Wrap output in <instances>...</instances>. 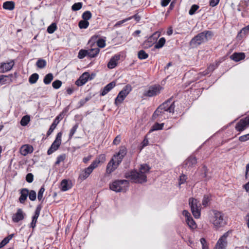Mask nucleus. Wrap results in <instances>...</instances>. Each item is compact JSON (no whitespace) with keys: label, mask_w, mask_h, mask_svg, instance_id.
Instances as JSON below:
<instances>
[{"label":"nucleus","mask_w":249,"mask_h":249,"mask_svg":"<svg viewBox=\"0 0 249 249\" xmlns=\"http://www.w3.org/2000/svg\"><path fill=\"white\" fill-rule=\"evenodd\" d=\"M150 168L147 164L141 165L139 171L136 170L126 172L124 177L130 179L132 182L135 183H142L147 181L146 173H148Z\"/></svg>","instance_id":"nucleus-1"},{"label":"nucleus","mask_w":249,"mask_h":249,"mask_svg":"<svg viewBox=\"0 0 249 249\" xmlns=\"http://www.w3.org/2000/svg\"><path fill=\"white\" fill-rule=\"evenodd\" d=\"M212 35L211 31H204L201 32L194 37L190 42V46L192 48H196L200 45L201 43L207 41L208 36H211Z\"/></svg>","instance_id":"nucleus-2"},{"label":"nucleus","mask_w":249,"mask_h":249,"mask_svg":"<svg viewBox=\"0 0 249 249\" xmlns=\"http://www.w3.org/2000/svg\"><path fill=\"white\" fill-rule=\"evenodd\" d=\"M129 181L125 179L116 180L109 184L110 189L116 192L125 191L129 186Z\"/></svg>","instance_id":"nucleus-3"},{"label":"nucleus","mask_w":249,"mask_h":249,"mask_svg":"<svg viewBox=\"0 0 249 249\" xmlns=\"http://www.w3.org/2000/svg\"><path fill=\"white\" fill-rule=\"evenodd\" d=\"M132 90V87L130 85H125L122 90H121L115 99L114 104L116 106L121 104L125 97Z\"/></svg>","instance_id":"nucleus-4"},{"label":"nucleus","mask_w":249,"mask_h":249,"mask_svg":"<svg viewBox=\"0 0 249 249\" xmlns=\"http://www.w3.org/2000/svg\"><path fill=\"white\" fill-rule=\"evenodd\" d=\"M213 216L212 218V221L213 225L218 228L224 226L226 222L224 220V215L221 212L217 211H213Z\"/></svg>","instance_id":"nucleus-5"},{"label":"nucleus","mask_w":249,"mask_h":249,"mask_svg":"<svg viewBox=\"0 0 249 249\" xmlns=\"http://www.w3.org/2000/svg\"><path fill=\"white\" fill-rule=\"evenodd\" d=\"M189 204L194 216L196 218H199L200 215V206L199 201L194 198H190Z\"/></svg>","instance_id":"nucleus-6"},{"label":"nucleus","mask_w":249,"mask_h":249,"mask_svg":"<svg viewBox=\"0 0 249 249\" xmlns=\"http://www.w3.org/2000/svg\"><path fill=\"white\" fill-rule=\"evenodd\" d=\"M163 88L160 85H154L150 86L147 90L143 92V96L145 97H152L159 95Z\"/></svg>","instance_id":"nucleus-7"},{"label":"nucleus","mask_w":249,"mask_h":249,"mask_svg":"<svg viewBox=\"0 0 249 249\" xmlns=\"http://www.w3.org/2000/svg\"><path fill=\"white\" fill-rule=\"evenodd\" d=\"M175 102H172L171 98L165 101L158 107V110H163L164 111L174 113L175 111Z\"/></svg>","instance_id":"nucleus-8"},{"label":"nucleus","mask_w":249,"mask_h":249,"mask_svg":"<svg viewBox=\"0 0 249 249\" xmlns=\"http://www.w3.org/2000/svg\"><path fill=\"white\" fill-rule=\"evenodd\" d=\"M62 132H60L57 133L55 140L52 144L51 147L47 151L48 155H51L55 151L57 150L59 147L61 143V137H62Z\"/></svg>","instance_id":"nucleus-9"},{"label":"nucleus","mask_w":249,"mask_h":249,"mask_svg":"<svg viewBox=\"0 0 249 249\" xmlns=\"http://www.w3.org/2000/svg\"><path fill=\"white\" fill-rule=\"evenodd\" d=\"M229 231L225 232L217 241L214 249H226L227 246V238Z\"/></svg>","instance_id":"nucleus-10"},{"label":"nucleus","mask_w":249,"mask_h":249,"mask_svg":"<svg viewBox=\"0 0 249 249\" xmlns=\"http://www.w3.org/2000/svg\"><path fill=\"white\" fill-rule=\"evenodd\" d=\"M158 110V107L153 114V120H156L158 121H161L168 118V116L166 114V111H164L163 110H159V111L157 112Z\"/></svg>","instance_id":"nucleus-11"},{"label":"nucleus","mask_w":249,"mask_h":249,"mask_svg":"<svg viewBox=\"0 0 249 249\" xmlns=\"http://www.w3.org/2000/svg\"><path fill=\"white\" fill-rule=\"evenodd\" d=\"M249 125V117L241 119L236 124L235 129L239 132L243 131Z\"/></svg>","instance_id":"nucleus-12"},{"label":"nucleus","mask_w":249,"mask_h":249,"mask_svg":"<svg viewBox=\"0 0 249 249\" xmlns=\"http://www.w3.org/2000/svg\"><path fill=\"white\" fill-rule=\"evenodd\" d=\"M197 163V160L194 156L189 157L183 162V167L187 170L194 167Z\"/></svg>","instance_id":"nucleus-13"},{"label":"nucleus","mask_w":249,"mask_h":249,"mask_svg":"<svg viewBox=\"0 0 249 249\" xmlns=\"http://www.w3.org/2000/svg\"><path fill=\"white\" fill-rule=\"evenodd\" d=\"M89 74L88 72L83 73L75 81V84L78 86H81L84 85L89 79Z\"/></svg>","instance_id":"nucleus-14"},{"label":"nucleus","mask_w":249,"mask_h":249,"mask_svg":"<svg viewBox=\"0 0 249 249\" xmlns=\"http://www.w3.org/2000/svg\"><path fill=\"white\" fill-rule=\"evenodd\" d=\"M14 65V60H12L11 62L8 63H1V66L0 67V71L3 73L8 71L12 69Z\"/></svg>","instance_id":"nucleus-15"},{"label":"nucleus","mask_w":249,"mask_h":249,"mask_svg":"<svg viewBox=\"0 0 249 249\" xmlns=\"http://www.w3.org/2000/svg\"><path fill=\"white\" fill-rule=\"evenodd\" d=\"M116 86V82L112 81L108 84H107L103 89L101 90L100 95L105 96L108 92H109L113 88Z\"/></svg>","instance_id":"nucleus-16"},{"label":"nucleus","mask_w":249,"mask_h":249,"mask_svg":"<svg viewBox=\"0 0 249 249\" xmlns=\"http://www.w3.org/2000/svg\"><path fill=\"white\" fill-rule=\"evenodd\" d=\"M118 167L117 164L116 163L115 161H113V160L111 159V160L107 163V168H106V172L107 174H111L112 172L114 171Z\"/></svg>","instance_id":"nucleus-17"},{"label":"nucleus","mask_w":249,"mask_h":249,"mask_svg":"<svg viewBox=\"0 0 249 249\" xmlns=\"http://www.w3.org/2000/svg\"><path fill=\"white\" fill-rule=\"evenodd\" d=\"M120 58V55L116 54L113 56L107 64V67L109 69H113L117 65V62Z\"/></svg>","instance_id":"nucleus-18"},{"label":"nucleus","mask_w":249,"mask_h":249,"mask_svg":"<svg viewBox=\"0 0 249 249\" xmlns=\"http://www.w3.org/2000/svg\"><path fill=\"white\" fill-rule=\"evenodd\" d=\"M24 216L22 210L18 209L17 213L12 216V220L15 222H18L24 219Z\"/></svg>","instance_id":"nucleus-19"},{"label":"nucleus","mask_w":249,"mask_h":249,"mask_svg":"<svg viewBox=\"0 0 249 249\" xmlns=\"http://www.w3.org/2000/svg\"><path fill=\"white\" fill-rule=\"evenodd\" d=\"M245 54L244 53H234L230 58L235 62H238L244 59L245 58Z\"/></svg>","instance_id":"nucleus-20"},{"label":"nucleus","mask_w":249,"mask_h":249,"mask_svg":"<svg viewBox=\"0 0 249 249\" xmlns=\"http://www.w3.org/2000/svg\"><path fill=\"white\" fill-rule=\"evenodd\" d=\"M33 151V148L32 146L25 145L20 148V153L23 156H26L29 153H31Z\"/></svg>","instance_id":"nucleus-21"},{"label":"nucleus","mask_w":249,"mask_h":249,"mask_svg":"<svg viewBox=\"0 0 249 249\" xmlns=\"http://www.w3.org/2000/svg\"><path fill=\"white\" fill-rule=\"evenodd\" d=\"M29 190L27 188H23L20 190V196L19 198V202L21 203H24L27 199L28 196Z\"/></svg>","instance_id":"nucleus-22"},{"label":"nucleus","mask_w":249,"mask_h":249,"mask_svg":"<svg viewBox=\"0 0 249 249\" xmlns=\"http://www.w3.org/2000/svg\"><path fill=\"white\" fill-rule=\"evenodd\" d=\"M106 155L105 154H100L92 162L95 163V165L96 164V167H97L100 163H104L106 161Z\"/></svg>","instance_id":"nucleus-23"},{"label":"nucleus","mask_w":249,"mask_h":249,"mask_svg":"<svg viewBox=\"0 0 249 249\" xmlns=\"http://www.w3.org/2000/svg\"><path fill=\"white\" fill-rule=\"evenodd\" d=\"M3 8L4 9L12 10L15 8V3L12 1H7L3 4Z\"/></svg>","instance_id":"nucleus-24"},{"label":"nucleus","mask_w":249,"mask_h":249,"mask_svg":"<svg viewBox=\"0 0 249 249\" xmlns=\"http://www.w3.org/2000/svg\"><path fill=\"white\" fill-rule=\"evenodd\" d=\"M61 190L63 191H66L71 188V186L69 184L66 179H63L61 182Z\"/></svg>","instance_id":"nucleus-25"},{"label":"nucleus","mask_w":249,"mask_h":249,"mask_svg":"<svg viewBox=\"0 0 249 249\" xmlns=\"http://www.w3.org/2000/svg\"><path fill=\"white\" fill-rule=\"evenodd\" d=\"M89 51V56L90 57H95L99 53L100 49L98 48L91 49Z\"/></svg>","instance_id":"nucleus-26"},{"label":"nucleus","mask_w":249,"mask_h":249,"mask_svg":"<svg viewBox=\"0 0 249 249\" xmlns=\"http://www.w3.org/2000/svg\"><path fill=\"white\" fill-rule=\"evenodd\" d=\"M53 76L51 73H48L46 74L43 79V82L46 85H48L51 83L52 81L53 80Z\"/></svg>","instance_id":"nucleus-27"},{"label":"nucleus","mask_w":249,"mask_h":249,"mask_svg":"<svg viewBox=\"0 0 249 249\" xmlns=\"http://www.w3.org/2000/svg\"><path fill=\"white\" fill-rule=\"evenodd\" d=\"M30 121V117L29 115H25L20 120V124L23 126H26L28 124Z\"/></svg>","instance_id":"nucleus-28"},{"label":"nucleus","mask_w":249,"mask_h":249,"mask_svg":"<svg viewBox=\"0 0 249 249\" xmlns=\"http://www.w3.org/2000/svg\"><path fill=\"white\" fill-rule=\"evenodd\" d=\"M38 78L39 75L37 73H33L30 76L29 78V82L31 84H35L37 82Z\"/></svg>","instance_id":"nucleus-29"},{"label":"nucleus","mask_w":249,"mask_h":249,"mask_svg":"<svg viewBox=\"0 0 249 249\" xmlns=\"http://www.w3.org/2000/svg\"><path fill=\"white\" fill-rule=\"evenodd\" d=\"M166 40L164 37L160 38L158 42L155 45L154 48L156 49H160L162 48L165 44Z\"/></svg>","instance_id":"nucleus-30"},{"label":"nucleus","mask_w":249,"mask_h":249,"mask_svg":"<svg viewBox=\"0 0 249 249\" xmlns=\"http://www.w3.org/2000/svg\"><path fill=\"white\" fill-rule=\"evenodd\" d=\"M186 221L187 225L192 229H195L196 227V223L194 220L193 219L192 217H190L189 218L186 219Z\"/></svg>","instance_id":"nucleus-31"},{"label":"nucleus","mask_w":249,"mask_h":249,"mask_svg":"<svg viewBox=\"0 0 249 249\" xmlns=\"http://www.w3.org/2000/svg\"><path fill=\"white\" fill-rule=\"evenodd\" d=\"M36 65L38 68L43 69L46 66V61L44 59L40 58L37 61Z\"/></svg>","instance_id":"nucleus-32"},{"label":"nucleus","mask_w":249,"mask_h":249,"mask_svg":"<svg viewBox=\"0 0 249 249\" xmlns=\"http://www.w3.org/2000/svg\"><path fill=\"white\" fill-rule=\"evenodd\" d=\"M138 57L140 59H145L148 58V54L144 50H141L138 53Z\"/></svg>","instance_id":"nucleus-33"},{"label":"nucleus","mask_w":249,"mask_h":249,"mask_svg":"<svg viewBox=\"0 0 249 249\" xmlns=\"http://www.w3.org/2000/svg\"><path fill=\"white\" fill-rule=\"evenodd\" d=\"M97 168L96 164L95 165V163H91V164L87 168L84 169L85 171L88 175L89 176L90 174L92 172L93 170Z\"/></svg>","instance_id":"nucleus-34"},{"label":"nucleus","mask_w":249,"mask_h":249,"mask_svg":"<svg viewBox=\"0 0 249 249\" xmlns=\"http://www.w3.org/2000/svg\"><path fill=\"white\" fill-rule=\"evenodd\" d=\"M57 29V25L55 23H52L48 28L47 31L49 34L53 33Z\"/></svg>","instance_id":"nucleus-35"},{"label":"nucleus","mask_w":249,"mask_h":249,"mask_svg":"<svg viewBox=\"0 0 249 249\" xmlns=\"http://www.w3.org/2000/svg\"><path fill=\"white\" fill-rule=\"evenodd\" d=\"M163 123L159 124L158 123H156L152 127L150 131H153L155 130H161L163 128Z\"/></svg>","instance_id":"nucleus-36"},{"label":"nucleus","mask_w":249,"mask_h":249,"mask_svg":"<svg viewBox=\"0 0 249 249\" xmlns=\"http://www.w3.org/2000/svg\"><path fill=\"white\" fill-rule=\"evenodd\" d=\"M91 17L92 14L89 11H86L84 12L82 15V18L83 20L86 21H88V20L90 19Z\"/></svg>","instance_id":"nucleus-37"},{"label":"nucleus","mask_w":249,"mask_h":249,"mask_svg":"<svg viewBox=\"0 0 249 249\" xmlns=\"http://www.w3.org/2000/svg\"><path fill=\"white\" fill-rule=\"evenodd\" d=\"M216 66L214 64H211L207 69V70L203 72V74L204 75L208 74L209 73L213 71Z\"/></svg>","instance_id":"nucleus-38"},{"label":"nucleus","mask_w":249,"mask_h":249,"mask_svg":"<svg viewBox=\"0 0 249 249\" xmlns=\"http://www.w3.org/2000/svg\"><path fill=\"white\" fill-rule=\"evenodd\" d=\"M124 157H121V156L116 154L113 156L111 159L113 160V161H115L116 163L119 166L121 163Z\"/></svg>","instance_id":"nucleus-39"},{"label":"nucleus","mask_w":249,"mask_h":249,"mask_svg":"<svg viewBox=\"0 0 249 249\" xmlns=\"http://www.w3.org/2000/svg\"><path fill=\"white\" fill-rule=\"evenodd\" d=\"M87 55L89 56V51L82 49L78 53V57L80 59H82Z\"/></svg>","instance_id":"nucleus-40"},{"label":"nucleus","mask_w":249,"mask_h":249,"mask_svg":"<svg viewBox=\"0 0 249 249\" xmlns=\"http://www.w3.org/2000/svg\"><path fill=\"white\" fill-rule=\"evenodd\" d=\"M83 3L81 2H79L74 3L71 6V10L73 11H76L81 9L82 7Z\"/></svg>","instance_id":"nucleus-41"},{"label":"nucleus","mask_w":249,"mask_h":249,"mask_svg":"<svg viewBox=\"0 0 249 249\" xmlns=\"http://www.w3.org/2000/svg\"><path fill=\"white\" fill-rule=\"evenodd\" d=\"M89 25V22L88 21H86L84 20H80L79 22L78 26L80 29H86L88 27Z\"/></svg>","instance_id":"nucleus-42"},{"label":"nucleus","mask_w":249,"mask_h":249,"mask_svg":"<svg viewBox=\"0 0 249 249\" xmlns=\"http://www.w3.org/2000/svg\"><path fill=\"white\" fill-rule=\"evenodd\" d=\"M41 208H42V207H41V205H38L37 206L36 209L35 210V212L34 215L32 217L33 219H37V218L39 215Z\"/></svg>","instance_id":"nucleus-43"},{"label":"nucleus","mask_w":249,"mask_h":249,"mask_svg":"<svg viewBox=\"0 0 249 249\" xmlns=\"http://www.w3.org/2000/svg\"><path fill=\"white\" fill-rule=\"evenodd\" d=\"M89 177V175L88 173L85 171V170L84 169L82 172L80 173L79 176V179H80L81 181L85 180L86 178H87Z\"/></svg>","instance_id":"nucleus-44"},{"label":"nucleus","mask_w":249,"mask_h":249,"mask_svg":"<svg viewBox=\"0 0 249 249\" xmlns=\"http://www.w3.org/2000/svg\"><path fill=\"white\" fill-rule=\"evenodd\" d=\"M45 188L43 186H42L40 189H39L38 192V194H37V198L38 199L39 201H41L43 199V193H44L45 192Z\"/></svg>","instance_id":"nucleus-45"},{"label":"nucleus","mask_w":249,"mask_h":249,"mask_svg":"<svg viewBox=\"0 0 249 249\" xmlns=\"http://www.w3.org/2000/svg\"><path fill=\"white\" fill-rule=\"evenodd\" d=\"M78 124L77 123L71 129L70 133H69V139H71L73 135H74L75 132L76 131V130L78 128Z\"/></svg>","instance_id":"nucleus-46"},{"label":"nucleus","mask_w":249,"mask_h":249,"mask_svg":"<svg viewBox=\"0 0 249 249\" xmlns=\"http://www.w3.org/2000/svg\"><path fill=\"white\" fill-rule=\"evenodd\" d=\"M29 198L31 201H34L36 198V192L34 190H31L29 191L28 193Z\"/></svg>","instance_id":"nucleus-47"},{"label":"nucleus","mask_w":249,"mask_h":249,"mask_svg":"<svg viewBox=\"0 0 249 249\" xmlns=\"http://www.w3.org/2000/svg\"><path fill=\"white\" fill-rule=\"evenodd\" d=\"M210 197L209 196V195H204L203 200H202V205L204 207H206L208 205V203L210 201Z\"/></svg>","instance_id":"nucleus-48"},{"label":"nucleus","mask_w":249,"mask_h":249,"mask_svg":"<svg viewBox=\"0 0 249 249\" xmlns=\"http://www.w3.org/2000/svg\"><path fill=\"white\" fill-rule=\"evenodd\" d=\"M62 82L59 80H56L52 83V86L54 89H58L62 85Z\"/></svg>","instance_id":"nucleus-49"},{"label":"nucleus","mask_w":249,"mask_h":249,"mask_svg":"<svg viewBox=\"0 0 249 249\" xmlns=\"http://www.w3.org/2000/svg\"><path fill=\"white\" fill-rule=\"evenodd\" d=\"M202 173L201 174V178H206V180L209 179V178H207V167L204 165L202 168ZM207 181V180H206Z\"/></svg>","instance_id":"nucleus-50"},{"label":"nucleus","mask_w":249,"mask_h":249,"mask_svg":"<svg viewBox=\"0 0 249 249\" xmlns=\"http://www.w3.org/2000/svg\"><path fill=\"white\" fill-rule=\"evenodd\" d=\"M199 8V6L197 5L194 4L193 5L190 9L189 11V14L190 15H193L195 14L196 11Z\"/></svg>","instance_id":"nucleus-51"},{"label":"nucleus","mask_w":249,"mask_h":249,"mask_svg":"<svg viewBox=\"0 0 249 249\" xmlns=\"http://www.w3.org/2000/svg\"><path fill=\"white\" fill-rule=\"evenodd\" d=\"M63 119V116H62V115L61 114H60L59 115H58L56 118L54 120L53 122V124H54V125L57 126V124H59V123L60 122V121Z\"/></svg>","instance_id":"nucleus-52"},{"label":"nucleus","mask_w":249,"mask_h":249,"mask_svg":"<svg viewBox=\"0 0 249 249\" xmlns=\"http://www.w3.org/2000/svg\"><path fill=\"white\" fill-rule=\"evenodd\" d=\"M65 159V155H59L57 158V160L55 161V164L56 165L59 164L61 162H62V161L64 160Z\"/></svg>","instance_id":"nucleus-53"},{"label":"nucleus","mask_w":249,"mask_h":249,"mask_svg":"<svg viewBox=\"0 0 249 249\" xmlns=\"http://www.w3.org/2000/svg\"><path fill=\"white\" fill-rule=\"evenodd\" d=\"M160 32H156L150 36V39H154V41L156 42L160 36Z\"/></svg>","instance_id":"nucleus-54"},{"label":"nucleus","mask_w":249,"mask_h":249,"mask_svg":"<svg viewBox=\"0 0 249 249\" xmlns=\"http://www.w3.org/2000/svg\"><path fill=\"white\" fill-rule=\"evenodd\" d=\"M200 243L202 245V249H209L208 246L207 244V241L205 238H201Z\"/></svg>","instance_id":"nucleus-55"},{"label":"nucleus","mask_w":249,"mask_h":249,"mask_svg":"<svg viewBox=\"0 0 249 249\" xmlns=\"http://www.w3.org/2000/svg\"><path fill=\"white\" fill-rule=\"evenodd\" d=\"M187 178V177L185 175L183 174H181V175L179 177V184L181 185V184L184 183Z\"/></svg>","instance_id":"nucleus-56"},{"label":"nucleus","mask_w":249,"mask_h":249,"mask_svg":"<svg viewBox=\"0 0 249 249\" xmlns=\"http://www.w3.org/2000/svg\"><path fill=\"white\" fill-rule=\"evenodd\" d=\"M97 45L100 48H104L106 45L105 41L103 39H99L97 42Z\"/></svg>","instance_id":"nucleus-57"},{"label":"nucleus","mask_w":249,"mask_h":249,"mask_svg":"<svg viewBox=\"0 0 249 249\" xmlns=\"http://www.w3.org/2000/svg\"><path fill=\"white\" fill-rule=\"evenodd\" d=\"M34 179V176L32 173H28L26 177V180L29 183L33 182Z\"/></svg>","instance_id":"nucleus-58"},{"label":"nucleus","mask_w":249,"mask_h":249,"mask_svg":"<svg viewBox=\"0 0 249 249\" xmlns=\"http://www.w3.org/2000/svg\"><path fill=\"white\" fill-rule=\"evenodd\" d=\"M126 154V149L125 148L123 147L120 149L118 153L117 154L121 156V157H124Z\"/></svg>","instance_id":"nucleus-59"},{"label":"nucleus","mask_w":249,"mask_h":249,"mask_svg":"<svg viewBox=\"0 0 249 249\" xmlns=\"http://www.w3.org/2000/svg\"><path fill=\"white\" fill-rule=\"evenodd\" d=\"M56 126L54 125V124H53V123L51 124V125L50 127V128L49 129L48 131H47V136H50L52 133V132H53L54 129L56 128Z\"/></svg>","instance_id":"nucleus-60"},{"label":"nucleus","mask_w":249,"mask_h":249,"mask_svg":"<svg viewBox=\"0 0 249 249\" xmlns=\"http://www.w3.org/2000/svg\"><path fill=\"white\" fill-rule=\"evenodd\" d=\"M249 140V133L246 135H244L240 136L239 138V140L241 142H246Z\"/></svg>","instance_id":"nucleus-61"},{"label":"nucleus","mask_w":249,"mask_h":249,"mask_svg":"<svg viewBox=\"0 0 249 249\" xmlns=\"http://www.w3.org/2000/svg\"><path fill=\"white\" fill-rule=\"evenodd\" d=\"M129 20H130V18H126L123 20L119 21L115 24V26H116V27L119 26L121 25H122V24H123L124 23Z\"/></svg>","instance_id":"nucleus-62"},{"label":"nucleus","mask_w":249,"mask_h":249,"mask_svg":"<svg viewBox=\"0 0 249 249\" xmlns=\"http://www.w3.org/2000/svg\"><path fill=\"white\" fill-rule=\"evenodd\" d=\"M89 97H86L85 99H81L79 102V107L84 106V104L89 100Z\"/></svg>","instance_id":"nucleus-63"},{"label":"nucleus","mask_w":249,"mask_h":249,"mask_svg":"<svg viewBox=\"0 0 249 249\" xmlns=\"http://www.w3.org/2000/svg\"><path fill=\"white\" fill-rule=\"evenodd\" d=\"M220 0H210V6L212 7H214L216 6L219 2Z\"/></svg>","instance_id":"nucleus-64"}]
</instances>
